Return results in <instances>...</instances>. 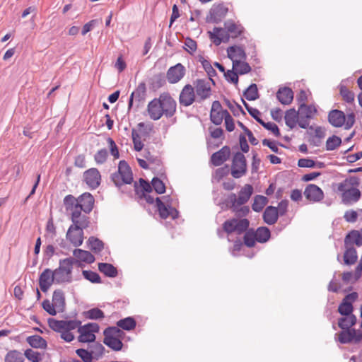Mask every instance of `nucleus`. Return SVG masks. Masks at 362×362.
I'll list each match as a JSON object with an SVG mask.
<instances>
[{"instance_id":"obj_47","label":"nucleus","mask_w":362,"mask_h":362,"mask_svg":"<svg viewBox=\"0 0 362 362\" xmlns=\"http://www.w3.org/2000/svg\"><path fill=\"white\" fill-rule=\"evenodd\" d=\"M298 112L300 115L311 119L317 112V109L314 105L301 103L300 104Z\"/></svg>"},{"instance_id":"obj_13","label":"nucleus","mask_w":362,"mask_h":362,"mask_svg":"<svg viewBox=\"0 0 362 362\" xmlns=\"http://www.w3.org/2000/svg\"><path fill=\"white\" fill-rule=\"evenodd\" d=\"M338 339L341 344L358 343L362 339V332L351 327L346 328L339 333Z\"/></svg>"},{"instance_id":"obj_60","label":"nucleus","mask_w":362,"mask_h":362,"mask_svg":"<svg viewBox=\"0 0 362 362\" xmlns=\"http://www.w3.org/2000/svg\"><path fill=\"white\" fill-rule=\"evenodd\" d=\"M152 187L157 194H163L165 192V186L163 181L158 177L153 178L151 181Z\"/></svg>"},{"instance_id":"obj_27","label":"nucleus","mask_w":362,"mask_h":362,"mask_svg":"<svg viewBox=\"0 0 362 362\" xmlns=\"http://www.w3.org/2000/svg\"><path fill=\"white\" fill-rule=\"evenodd\" d=\"M95 199L89 192H85L78 197L80 211L88 214L93 209Z\"/></svg>"},{"instance_id":"obj_20","label":"nucleus","mask_w":362,"mask_h":362,"mask_svg":"<svg viewBox=\"0 0 362 362\" xmlns=\"http://www.w3.org/2000/svg\"><path fill=\"white\" fill-rule=\"evenodd\" d=\"M83 180L93 189H96L100 184L101 175L95 168H90L83 173Z\"/></svg>"},{"instance_id":"obj_42","label":"nucleus","mask_w":362,"mask_h":362,"mask_svg":"<svg viewBox=\"0 0 362 362\" xmlns=\"http://www.w3.org/2000/svg\"><path fill=\"white\" fill-rule=\"evenodd\" d=\"M152 185H150L142 178L139 179V185L136 182L134 183V189L137 195L150 193L152 191Z\"/></svg>"},{"instance_id":"obj_30","label":"nucleus","mask_w":362,"mask_h":362,"mask_svg":"<svg viewBox=\"0 0 362 362\" xmlns=\"http://www.w3.org/2000/svg\"><path fill=\"white\" fill-rule=\"evenodd\" d=\"M73 255L75 259L74 264H77L78 266H81L80 262L91 264L95 260V257L91 252L81 249H75L73 251Z\"/></svg>"},{"instance_id":"obj_44","label":"nucleus","mask_w":362,"mask_h":362,"mask_svg":"<svg viewBox=\"0 0 362 362\" xmlns=\"http://www.w3.org/2000/svg\"><path fill=\"white\" fill-rule=\"evenodd\" d=\"M343 316L338 320V326L341 329L350 328L356 323L357 319L354 315Z\"/></svg>"},{"instance_id":"obj_11","label":"nucleus","mask_w":362,"mask_h":362,"mask_svg":"<svg viewBox=\"0 0 362 362\" xmlns=\"http://www.w3.org/2000/svg\"><path fill=\"white\" fill-rule=\"evenodd\" d=\"M100 327L97 323L90 322L86 324L78 329L79 336L78 340L82 343L94 342L95 340V333L99 332Z\"/></svg>"},{"instance_id":"obj_28","label":"nucleus","mask_w":362,"mask_h":362,"mask_svg":"<svg viewBox=\"0 0 362 362\" xmlns=\"http://www.w3.org/2000/svg\"><path fill=\"white\" fill-rule=\"evenodd\" d=\"M82 211H76L71 213V220L72 221L71 226H78L81 229H86L90 225L89 217L86 214H82Z\"/></svg>"},{"instance_id":"obj_59","label":"nucleus","mask_w":362,"mask_h":362,"mask_svg":"<svg viewBox=\"0 0 362 362\" xmlns=\"http://www.w3.org/2000/svg\"><path fill=\"white\" fill-rule=\"evenodd\" d=\"M132 137L134 144V148L136 151H140L144 148V144L141 140L139 134L135 129H132Z\"/></svg>"},{"instance_id":"obj_18","label":"nucleus","mask_w":362,"mask_h":362,"mask_svg":"<svg viewBox=\"0 0 362 362\" xmlns=\"http://www.w3.org/2000/svg\"><path fill=\"white\" fill-rule=\"evenodd\" d=\"M83 230L78 226H70L66 234L67 240L74 247L81 246L83 242Z\"/></svg>"},{"instance_id":"obj_64","label":"nucleus","mask_w":362,"mask_h":362,"mask_svg":"<svg viewBox=\"0 0 362 362\" xmlns=\"http://www.w3.org/2000/svg\"><path fill=\"white\" fill-rule=\"evenodd\" d=\"M43 309L51 315H56L58 312L55 305L53 303H51L49 300H43L42 303Z\"/></svg>"},{"instance_id":"obj_23","label":"nucleus","mask_w":362,"mask_h":362,"mask_svg":"<svg viewBox=\"0 0 362 362\" xmlns=\"http://www.w3.org/2000/svg\"><path fill=\"white\" fill-rule=\"evenodd\" d=\"M230 156V148L228 146H223L219 151L214 153L210 161L214 166H220L227 161Z\"/></svg>"},{"instance_id":"obj_62","label":"nucleus","mask_w":362,"mask_h":362,"mask_svg":"<svg viewBox=\"0 0 362 362\" xmlns=\"http://www.w3.org/2000/svg\"><path fill=\"white\" fill-rule=\"evenodd\" d=\"M24 356L32 362H40L42 359L40 353L28 349L25 351Z\"/></svg>"},{"instance_id":"obj_58","label":"nucleus","mask_w":362,"mask_h":362,"mask_svg":"<svg viewBox=\"0 0 362 362\" xmlns=\"http://www.w3.org/2000/svg\"><path fill=\"white\" fill-rule=\"evenodd\" d=\"M199 62H201L205 71L209 75V78H211V77L214 76L216 74L215 69L213 68L211 63L208 60L205 59L204 57H202L199 59Z\"/></svg>"},{"instance_id":"obj_56","label":"nucleus","mask_w":362,"mask_h":362,"mask_svg":"<svg viewBox=\"0 0 362 362\" xmlns=\"http://www.w3.org/2000/svg\"><path fill=\"white\" fill-rule=\"evenodd\" d=\"M85 316L88 319L98 320L103 319L105 317L103 311L99 308H92L85 313Z\"/></svg>"},{"instance_id":"obj_25","label":"nucleus","mask_w":362,"mask_h":362,"mask_svg":"<svg viewBox=\"0 0 362 362\" xmlns=\"http://www.w3.org/2000/svg\"><path fill=\"white\" fill-rule=\"evenodd\" d=\"M146 84L144 83H140L136 90L133 91L130 95L128 103V109L130 110L132 107L134 101L138 103L137 106L139 105L140 103L144 102L146 98Z\"/></svg>"},{"instance_id":"obj_29","label":"nucleus","mask_w":362,"mask_h":362,"mask_svg":"<svg viewBox=\"0 0 362 362\" xmlns=\"http://www.w3.org/2000/svg\"><path fill=\"white\" fill-rule=\"evenodd\" d=\"M160 98H154L147 105V112L150 118L158 120L163 116Z\"/></svg>"},{"instance_id":"obj_12","label":"nucleus","mask_w":362,"mask_h":362,"mask_svg":"<svg viewBox=\"0 0 362 362\" xmlns=\"http://www.w3.org/2000/svg\"><path fill=\"white\" fill-rule=\"evenodd\" d=\"M49 327L56 332H61L62 329L71 331L81 327L79 320H57L53 318L48 320Z\"/></svg>"},{"instance_id":"obj_16","label":"nucleus","mask_w":362,"mask_h":362,"mask_svg":"<svg viewBox=\"0 0 362 362\" xmlns=\"http://www.w3.org/2000/svg\"><path fill=\"white\" fill-rule=\"evenodd\" d=\"M159 98L162 106L161 111L163 115H165L166 117H173L177 109L176 101L169 95H161Z\"/></svg>"},{"instance_id":"obj_40","label":"nucleus","mask_w":362,"mask_h":362,"mask_svg":"<svg viewBox=\"0 0 362 362\" xmlns=\"http://www.w3.org/2000/svg\"><path fill=\"white\" fill-rule=\"evenodd\" d=\"M26 341L35 349H45L47 347V341L40 335L29 336L27 337Z\"/></svg>"},{"instance_id":"obj_6","label":"nucleus","mask_w":362,"mask_h":362,"mask_svg":"<svg viewBox=\"0 0 362 362\" xmlns=\"http://www.w3.org/2000/svg\"><path fill=\"white\" fill-rule=\"evenodd\" d=\"M122 334L123 332L118 327H109L103 332V342L112 350L120 351L123 346V344L119 337H120Z\"/></svg>"},{"instance_id":"obj_19","label":"nucleus","mask_w":362,"mask_h":362,"mask_svg":"<svg viewBox=\"0 0 362 362\" xmlns=\"http://www.w3.org/2000/svg\"><path fill=\"white\" fill-rule=\"evenodd\" d=\"M228 8L223 4L214 5L210 9L209 14L206 16L209 23H218L225 18Z\"/></svg>"},{"instance_id":"obj_1","label":"nucleus","mask_w":362,"mask_h":362,"mask_svg":"<svg viewBox=\"0 0 362 362\" xmlns=\"http://www.w3.org/2000/svg\"><path fill=\"white\" fill-rule=\"evenodd\" d=\"M360 179L356 176H349L341 182L335 185V191L340 195L341 203L346 206L358 202L361 192L358 189Z\"/></svg>"},{"instance_id":"obj_63","label":"nucleus","mask_w":362,"mask_h":362,"mask_svg":"<svg viewBox=\"0 0 362 362\" xmlns=\"http://www.w3.org/2000/svg\"><path fill=\"white\" fill-rule=\"evenodd\" d=\"M107 155H108V153H107V149H105V148L100 149L95 154V156H94L95 161L98 164H103L106 161Z\"/></svg>"},{"instance_id":"obj_7","label":"nucleus","mask_w":362,"mask_h":362,"mask_svg":"<svg viewBox=\"0 0 362 362\" xmlns=\"http://www.w3.org/2000/svg\"><path fill=\"white\" fill-rule=\"evenodd\" d=\"M250 221L247 218H232L228 219L222 224L223 230L228 235L233 233L241 235L248 229Z\"/></svg>"},{"instance_id":"obj_46","label":"nucleus","mask_w":362,"mask_h":362,"mask_svg":"<svg viewBox=\"0 0 362 362\" xmlns=\"http://www.w3.org/2000/svg\"><path fill=\"white\" fill-rule=\"evenodd\" d=\"M136 322L132 317H127L117 322V327L129 331L135 328Z\"/></svg>"},{"instance_id":"obj_33","label":"nucleus","mask_w":362,"mask_h":362,"mask_svg":"<svg viewBox=\"0 0 362 362\" xmlns=\"http://www.w3.org/2000/svg\"><path fill=\"white\" fill-rule=\"evenodd\" d=\"M228 57L233 62L235 60H245L246 53L243 48L239 46H230L227 49Z\"/></svg>"},{"instance_id":"obj_48","label":"nucleus","mask_w":362,"mask_h":362,"mask_svg":"<svg viewBox=\"0 0 362 362\" xmlns=\"http://www.w3.org/2000/svg\"><path fill=\"white\" fill-rule=\"evenodd\" d=\"M243 233V244L248 247H254L257 241V235L255 234L254 229L248 228Z\"/></svg>"},{"instance_id":"obj_61","label":"nucleus","mask_w":362,"mask_h":362,"mask_svg":"<svg viewBox=\"0 0 362 362\" xmlns=\"http://www.w3.org/2000/svg\"><path fill=\"white\" fill-rule=\"evenodd\" d=\"M76 353L83 362H92L93 359L92 354L86 349H78Z\"/></svg>"},{"instance_id":"obj_35","label":"nucleus","mask_w":362,"mask_h":362,"mask_svg":"<svg viewBox=\"0 0 362 362\" xmlns=\"http://www.w3.org/2000/svg\"><path fill=\"white\" fill-rule=\"evenodd\" d=\"M278 218V211L275 206H267L263 213L264 221L269 225L274 224L277 221Z\"/></svg>"},{"instance_id":"obj_5","label":"nucleus","mask_w":362,"mask_h":362,"mask_svg":"<svg viewBox=\"0 0 362 362\" xmlns=\"http://www.w3.org/2000/svg\"><path fill=\"white\" fill-rule=\"evenodd\" d=\"M111 179L117 187L131 184L133 182L132 171L125 160L119 161L118 170L112 174Z\"/></svg>"},{"instance_id":"obj_38","label":"nucleus","mask_w":362,"mask_h":362,"mask_svg":"<svg viewBox=\"0 0 362 362\" xmlns=\"http://www.w3.org/2000/svg\"><path fill=\"white\" fill-rule=\"evenodd\" d=\"M346 250L344 254V262L346 265L354 264L358 259L356 250L354 246H345Z\"/></svg>"},{"instance_id":"obj_8","label":"nucleus","mask_w":362,"mask_h":362,"mask_svg":"<svg viewBox=\"0 0 362 362\" xmlns=\"http://www.w3.org/2000/svg\"><path fill=\"white\" fill-rule=\"evenodd\" d=\"M214 84V80L211 78L194 81V88L197 96V102L202 103L209 98L212 94L211 85Z\"/></svg>"},{"instance_id":"obj_2","label":"nucleus","mask_w":362,"mask_h":362,"mask_svg":"<svg viewBox=\"0 0 362 362\" xmlns=\"http://www.w3.org/2000/svg\"><path fill=\"white\" fill-rule=\"evenodd\" d=\"M252 192V186L247 184L240 190L238 197L235 193L229 194L223 204L235 212L238 217L245 216L250 212V208L247 206H243V205L248 202Z\"/></svg>"},{"instance_id":"obj_43","label":"nucleus","mask_w":362,"mask_h":362,"mask_svg":"<svg viewBox=\"0 0 362 362\" xmlns=\"http://www.w3.org/2000/svg\"><path fill=\"white\" fill-rule=\"evenodd\" d=\"M233 69L238 74L243 75L250 72L252 69L248 63L239 59L233 62Z\"/></svg>"},{"instance_id":"obj_53","label":"nucleus","mask_w":362,"mask_h":362,"mask_svg":"<svg viewBox=\"0 0 362 362\" xmlns=\"http://www.w3.org/2000/svg\"><path fill=\"white\" fill-rule=\"evenodd\" d=\"M92 344L89 345L90 352L92 354L93 357L95 358H98L103 354L105 348L104 346L99 342H91Z\"/></svg>"},{"instance_id":"obj_37","label":"nucleus","mask_w":362,"mask_h":362,"mask_svg":"<svg viewBox=\"0 0 362 362\" xmlns=\"http://www.w3.org/2000/svg\"><path fill=\"white\" fill-rule=\"evenodd\" d=\"M52 303L59 313L64 312L65 308V298L62 290H55L52 296Z\"/></svg>"},{"instance_id":"obj_54","label":"nucleus","mask_w":362,"mask_h":362,"mask_svg":"<svg viewBox=\"0 0 362 362\" xmlns=\"http://www.w3.org/2000/svg\"><path fill=\"white\" fill-rule=\"evenodd\" d=\"M341 144L340 137L333 135L329 137L326 141V149L327 151H333L339 146Z\"/></svg>"},{"instance_id":"obj_3","label":"nucleus","mask_w":362,"mask_h":362,"mask_svg":"<svg viewBox=\"0 0 362 362\" xmlns=\"http://www.w3.org/2000/svg\"><path fill=\"white\" fill-rule=\"evenodd\" d=\"M75 259L68 257L59 260V267L53 271L56 284L69 283L72 281V269Z\"/></svg>"},{"instance_id":"obj_34","label":"nucleus","mask_w":362,"mask_h":362,"mask_svg":"<svg viewBox=\"0 0 362 362\" xmlns=\"http://www.w3.org/2000/svg\"><path fill=\"white\" fill-rule=\"evenodd\" d=\"M225 28L228 30L230 37L233 38H236L240 36L244 28L240 24H236L232 20L226 21L224 23Z\"/></svg>"},{"instance_id":"obj_49","label":"nucleus","mask_w":362,"mask_h":362,"mask_svg":"<svg viewBox=\"0 0 362 362\" xmlns=\"http://www.w3.org/2000/svg\"><path fill=\"white\" fill-rule=\"evenodd\" d=\"M257 235V242L264 243L269 240L271 236V233L267 227H259L255 231Z\"/></svg>"},{"instance_id":"obj_55","label":"nucleus","mask_w":362,"mask_h":362,"mask_svg":"<svg viewBox=\"0 0 362 362\" xmlns=\"http://www.w3.org/2000/svg\"><path fill=\"white\" fill-rule=\"evenodd\" d=\"M340 95L343 100L347 103H352L354 101V93L349 90L345 86H340Z\"/></svg>"},{"instance_id":"obj_24","label":"nucleus","mask_w":362,"mask_h":362,"mask_svg":"<svg viewBox=\"0 0 362 362\" xmlns=\"http://www.w3.org/2000/svg\"><path fill=\"white\" fill-rule=\"evenodd\" d=\"M56 283L53 271L45 269L39 277L40 288L43 292H47L53 283Z\"/></svg>"},{"instance_id":"obj_21","label":"nucleus","mask_w":362,"mask_h":362,"mask_svg":"<svg viewBox=\"0 0 362 362\" xmlns=\"http://www.w3.org/2000/svg\"><path fill=\"white\" fill-rule=\"evenodd\" d=\"M185 74V66L178 63L176 65L171 66L167 71L166 77L170 83H176L180 81Z\"/></svg>"},{"instance_id":"obj_31","label":"nucleus","mask_w":362,"mask_h":362,"mask_svg":"<svg viewBox=\"0 0 362 362\" xmlns=\"http://www.w3.org/2000/svg\"><path fill=\"white\" fill-rule=\"evenodd\" d=\"M276 98L282 105H289L293 100V92L288 87H281L276 92Z\"/></svg>"},{"instance_id":"obj_15","label":"nucleus","mask_w":362,"mask_h":362,"mask_svg":"<svg viewBox=\"0 0 362 362\" xmlns=\"http://www.w3.org/2000/svg\"><path fill=\"white\" fill-rule=\"evenodd\" d=\"M358 298V293L352 292L347 294L339 305L338 312L341 315H351L353 314L354 307L353 303Z\"/></svg>"},{"instance_id":"obj_14","label":"nucleus","mask_w":362,"mask_h":362,"mask_svg":"<svg viewBox=\"0 0 362 362\" xmlns=\"http://www.w3.org/2000/svg\"><path fill=\"white\" fill-rule=\"evenodd\" d=\"M195 101H197V96L194 87L190 84L185 85L179 95V103L180 105L189 107Z\"/></svg>"},{"instance_id":"obj_45","label":"nucleus","mask_w":362,"mask_h":362,"mask_svg":"<svg viewBox=\"0 0 362 362\" xmlns=\"http://www.w3.org/2000/svg\"><path fill=\"white\" fill-rule=\"evenodd\" d=\"M98 269L106 276L114 278L117 275V270L112 264L109 263H99Z\"/></svg>"},{"instance_id":"obj_10","label":"nucleus","mask_w":362,"mask_h":362,"mask_svg":"<svg viewBox=\"0 0 362 362\" xmlns=\"http://www.w3.org/2000/svg\"><path fill=\"white\" fill-rule=\"evenodd\" d=\"M162 199L163 201L159 197L156 198V205L160 218L163 219L168 218H171L172 219L177 218L179 213L175 208L170 206L169 197L164 196L162 197Z\"/></svg>"},{"instance_id":"obj_26","label":"nucleus","mask_w":362,"mask_h":362,"mask_svg":"<svg viewBox=\"0 0 362 362\" xmlns=\"http://www.w3.org/2000/svg\"><path fill=\"white\" fill-rule=\"evenodd\" d=\"M209 37L216 45H221V42H227L230 39L228 30L224 28L215 27L212 32H209Z\"/></svg>"},{"instance_id":"obj_9","label":"nucleus","mask_w":362,"mask_h":362,"mask_svg":"<svg viewBox=\"0 0 362 362\" xmlns=\"http://www.w3.org/2000/svg\"><path fill=\"white\" fill-rule=\"evenodd\" d=\"M247 160L241 152H236L232 158L230 173L231 175L238 179L247 173Z\"/></svg>"},{"instance_id":"obj_22","label":"nucleus","mask_w":362,"mask_h":362,"mask_svg":"<svg viewBox=\"0 0 362 362\" xmlns=\"http://www.w3.org/2000/svg\"><path fill=\"white\" fill-rule=\"evenodd\" d=\"M225 110H223L222 106L219 101L215 100L212 103L211 109L210 112V119L216 125H219L222 123L223 118L226 117Z\"/></svg>"},{"instance_id":"obj_57","label":"nucleus","mask_w":362,"mask_h":362,"mask_svg":"<svg viewBox=\"0 0 362 362\" xmlns=\"http://www.w3.org/2000/svg\"><path fill=\"white\" fill-rule=\"evenodd\" d=\"M82 274L86 279L91 283L98 284L101 282L100 276L97 272L90 270H83Z\"/></svg>"},{"instance_id":"obj_36","label":"nucleus","mask_w":362,"mask_h":362,"mask_svg":"<svg viewBox=\"0 0 362 362\" xmlns=\"http://www.w3.org/2000/svg\"><path fill=\"white\" fill-rule=\"evenodd\" d=\"M66 211H71V214L76 211H80V206L78 203V197L75 198L73 195H66L63 200Z\"/></svg>"},{"instance_id":"obj_41","label":"nucleus","mask_w":362,"mask_h":362,"mask_svg":"<svg viewBox=\"0 0 362 362\" xmlns=\"http://www.w3.org/2000/svg\"><path fill=\"white\" fill-rule=\"evenodd\" d=\"M87 244L88 248L95 254L100 252L104 248L103 242L94 236L88 238Z\"/></svg>"},{"instance_id":"obj_39","label":"nucleus","mask_w":362,"mask_h":362,"mask_svg":"<svg viewBox=\"0 0 362 362\" xmlns=\"http://www.w3.org/2000/svg\"><path fill=\"white\" fill-rule=\"evenodd\" d=\"M299 112L294 108L289 109L285 113L284 119L286 124L290 128L296 127L299 117Z\"/></svg>"},{"instance_id":"obj_52","label":"nucleus","mask_w":362,"mask_h":362,"mask_svg":"<svg viewBox=\"0 0 362 362\" xmlns=\"http://www.w3.org/2000/svg\"><path fill=\"white\" fill-rule=\"evenodd\" d=\"M24 356L20 351L13 350L7 353L5 362H23Z\"/></svg>"},{"instance_id":"obj_4","label":"nucleus","mask_w":362,"mask_h":362,"mask_svg":"<svg viewBox=\"0 0 362 362\" xmlns=\"http://www.w3.org/2000/svg\"><path fill=\"white\" fill-rule=\"evenodd\" d=\"M328 121L334 127H341L344 124L345 129H349L355 123V115L354 113H351L346 117L344 112L332 110L328 114Z\"/></svg>"},{"instance_id":"obj_17","label":"nucleus","mask_w":362,"mask_h":362,"mask_svg":"<svg viewBox=\"0 0 362 362\" xmlns=\"http://www.w3.org/2000/svg\"><path fill=\"white\" fill-rule=\"evenodd\" d=\"M303 194L309 202L313 203L320 202L325 197L322 189L315 184L308 185L305 188Z\"/></svg>"},{"instance_id":"obj_51","label":"nucleus","mask_w":362,"mask_h":362,"mask_svg":"<svg viewBox=\"0 0 362 362\" xmlns=\"http://www.w3.org/2000/svg\"><path fill=\"white\" fill-rule=\"evenodd\" d=\"M267 203V199L262 195H257L254 199L252 209L256 212L261 211Z\"/></svg>"},{"instance_id":"obj_50","label":"nucleus","mask_w":362,"mask_h":362,"mask_svg":"<svg viewBox=\"0 0 362 362\" xmlns=\"http://www.w3.org/2000/svg\"><path fill=\"white\" fill-rule=\"evenodd\" d=\"M244 97L248 100H255L259 98L257 86L252 83L243 93Z\"/></svg>"},{"instance_id":"obj_32","label":"nucleus","mask_w":362,"mask_h":362,"mask_svg":"<svg viewBox=\"0 0 362 362\" xmlns=\"http://www.w3.org/2000/svg\"><path fill=\"white\" fill-rule=\"evenodd\" d=\"M354 244L358 247L362 245V230L361 231L356 230H351L346 236L344 239V246H354Z\"/></svg>"}]
</instances>
